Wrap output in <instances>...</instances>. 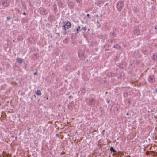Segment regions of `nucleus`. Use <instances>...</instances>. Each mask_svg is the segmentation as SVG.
<instances>
[{
    "instance_id": "27",
    "label": "nucleus",
    "mask_w": 157,
    "mask_h": 157,
    "mask_svg": "<svg viewBox=\"0 0 157 157\" xmlns=\"http://www.w3.org/2000/svg\"><path fill=\"white\" fill-rule=\"evenodd\" d=\"M23 14L25 15H26V13L24 12L23 13Z\"/></svg>"
},
{
    "instance_id": "6",
    "label": "nucleus",
    "mask_w": 157,
    "mask_h": 157,
    "mask_svg": "<svg viewBox=\"0 0 157 157\" xmlns=\"http://www.w3.org/2000/svg\"><path fill=\"white\" fill-rule=\"evenodd\" d=\"M149 82L151 83H153L155 81L154 76L153 75H150L148 78Z\"/></svg>"
},
{
    "instance_id": "33",
    "label": "nucleus",
    "mask_w": 157,
    "mask_h": 157,
    "mask_svg": "<svg viewBox=\"0 0 157 157\" xmlns=\"http://www.w3.org/2000/svg\"><path fill=\"white\" fill-rule=\"evenodd\" d=\"M156 92H157V90H155Z\"/></svg>"
},
{
    "instance_id": "23",
    "label": "nucleus",
    "mask_w": 157,
    "mask_h": 157,
    "mask_svg": "<svg viewBox=\"0 0 157 157\" xmlns=\"http://www.w3.org/2000/svg\"><path fill=\"white\" fill-rule=\"evenodd\" d=\"M6 156L7 157H10V155H8Z\"/></svg>"
},
{
    "instance_id": "17",
    "label": "nucleus",
    "mask_w": 157,
    "mask_h": 157,
    "mask_svg": "<svg viewBox=\"0 0 157 157\" xmlns=\"http://www.w3.org/2000/svg\"><path fill=\"white\" fill-rule=\"evenodd\" d=\"M115 110H114V111H117L118 109V107H116L115 108H114Z\"/></svg>"
},
{
    "instance_id": "1",
    "label": "nucleus",
    "mask_w": 157,
    "mask_h": 157,
    "mask_svg": "<svg viewBox=\"0 0 157 157\" xmlns=\"http://www.w3.org/2000/svg\"><path fill=\"white\" fill-rule=\"evenodd\" d=\"M124 6V2L122 1H118L117 4V8L119 11H121Z\"/></svg>"
},
{
    "instance_id": "10",
    "label": "nucleus",
    "mask_w": 157,
    "mask_h": 157,
    "mask_svg": "<svg viewBox=\"0 0 157 157\" xmlns=\"http://www.w3.org/2000/svg\"><path fill=\"white\" fill-rule=\"evenodd\" d=\"M134 33L136 35H138L140 33L139 29L136 28L135 29L134 31Z\"/></svg>"
},
{
    "instance_id": "16",
    "label": "nucleus",
    "mask_w": 157,
    "mask_h": 157,
    "mask_svg": "<svg viewBox=\"0 0 157 157\" xmlns=\"http://www.w3.org/2000/svg\"><path fill=\"white\" fill-rule=\"evenodd\" d=\"M80 26H78V28L76 29V31H77L76 33H78V32H79V29H80Z\"/></svg>"
},
{
    "instance_id": "7",
    "label": "nucleus",
    "mask_w": 157,
    "mask_h": 157,
    "mask_svg": "<svg viewBox=\"0 0 157 157\" xmlns=\"http://www.w3.org/2000/svg\"><path fill=\"white\" fill-rule=\"evenodd\" d=\"M152 59L153 60L157 61V53H154L152 56Z\"/></svg>"
},
{
    "instance_id": "3",
    "label": "nucleus",
    "mask_w": 157,
    "mask_h": 157,
    "mask_svg": "<svg viewBox=\"0 0 157 157\" xmlns=\"http://www.w3.org/2000/svg\"><path fill=\"white\" fill-rule=\"evenodd\" d=\"M38 11L40 14L43 15H45L47 13V11L45 9L42 7H40Z\"/></svg>"
},
{
    "instance_id": "25",
    "label": "nucleus",
    "mask_w": 157,
    "mask_h": 157,
    "mask_svg": "<svg viewBox=\"0 0 157 157\" xmlns=\"http://www.w3.org/2000/svg\"><path fill=\"white\" fill-rule=\"evenodd\" d=\"M96 17H97V18H98L99 17V16L98 15H97Z\"/></svg>"
},
{
    "instance_id": "11",
    "label": "nucleus",
    "mask_w": 157,
    "mask_h": 157,
    "mask_svg": "<svg viewBox=\"0 0 157 157\" xmlns=\"http://www.w3.org/2000/svg\"><path fill=\"white\" fill-rule=\"evenodd\" d=\"M17 62L19 63H21L23 62V60L21 58H17Z\"/></svg>"
},
{
    "instance_id": "18",
    "label": "nucleus",
    "mask_w": 157,
    "mask_h": 157,
    "mask_svg": "<svg viewBox=\"0 0 157 157\" xmlns=\"http://www.w3.org/2000/svg\"><path fill=\"white\" fill-rule=\"evenodd\" d=\"M76 1L77 3H80L82 2V0H76Z\"/></svg>"
},
{
    "instance_id": "15",
    "label": "nucleus",
    "mask_w": 157,
    "mask_h": 157,
    "mask_svg": "<svg viewBox=\"0 0 157 157\" xmlns=\"http://www.w3.org/2000/svg\"><path fill=\"white\" fill-rule=\"evenodd\" d=\"M53 7L55 10H56L57 8L56 5L55 4H54L53 5Z\"/></svg>"
},
{
    "instance_id": "31",
    "label": "nucleus",
    "mask_w": 157,
    "mask_h": 157,
    "mask_svg": "<svg viewBox=\"0 0 157 157\" xmlns=\"http://www.w3.org/2000/svg\"><path fill=\"white\" fill-rule=\"evenodd\" d=\"M71 97V96H70L69 97V98H70Z\"/></svg>"
},
{
    "instance_id": "26",
    "label": "nucleus",
    "mask_w": 157,
    "mask_h": 157,
    "mask_svg": "<svg viewBox=\"0 0 157 157\" xmlns=\"http://www.w3.org/2000/svg\"><path fill=\"white\" fill-rule=\"evenodd\" d=\"M87 17H89V14H87Z\"/></svg>"
},
{
    "instance_id": "5",
    "label": "nucleus",
    "mask_w": 157,
    "mask_h": 157,
    "mask_svg": "<svg viewBox=\"0 0 157 157\" xmlns=\"http://www.w3.org/2000/svg\"><path fill=\"white\" fill-rule=\"evenodd\" d=\"M78 55L81 59H84V52L83 51L80 50L79 51Z\"/></svg>"
},
{
    "instance_id": "13",
    "label": "nucleus",
    "mask_w": 157,
    "mask_h": 157,
    "mask_svg": "<svg viewBox=\"0 0 157 157\" xmlns=\"http://www.w3.org/2000/svg\"><path fill=\"white\" fill-rule=\"evenodd\" d=\"M110 151L114 153H115L116 152V150H115L113 147H111L110 148Z\"/></svg>"
},
{
    "instance_id": "28",
    "label": "nucleus",
    "mask_w": 157,
    "mask_h": 157,
    "mask_svg": "<svg viewBox=\"0 0 157 157\" xmlns=\"http://www.w3.org/2000/svg\"><path fill=\"white\" fill-rule=\"evenodd\" d=\"M34 74L35 75H36L37 74V72H36L34 73Z\"/></svg>"
},
{
    "instance_id": "32",
    "label": "nucleus",
    "mask_w": 157,
    "mask_h": 157,
    "mask_svg": "<svg viewBox=\"0 0 157 157\" xmlns=\"http://www.w3.org/2000/svg\"><path fill=\"white\" fill-rule=\"evenodd\" d=\"M155 29H157V28H156V27H155Z\"/></svg>"
},
{
    "instance_id": "8",
    "label": "nucleus",
    "mask_w": 157,
    "mask_h": 157,
    "mask_svg": "<svg viewBox=\"0 0 157 157\" xmlns=\"http://www.w3.org/2000/svg\"><path fill=\"white\" fill-rule=\"evenodd\" d=\"M68 6L71 7H72L74 5V3L70 0L68 1Z\"/></svg>"
},
{
    "instance_id": "21",
    "label": "nucleus",
    "mask_w": 157,
    "mask_h": 157,
    "mask_svg": "<svg viewBox=\"0 0 157 157\" xmlns=\"http://www.w3.org/2000/svg\"><path fill=\"white\" fill-rule=\"evenodd\" d=\"M102 16V15H101V16H100L101 18L99 19V20H100V21H101Z\"/></svg>"
},
{
    "instance_id": "12",
    "label": "nucleus",
    "mask_w": 157,
    "mask_h": 157,
    "mask_svg": "<svg viewBox=\"0 0 157 157\" xmlns=\"http://www.w3.org/2000/svg\"><path fill=\"white\" fill-rule=\"evenodd\" d=\"M36 94L37 95H41V93L40 90H38L36 92Z\"/></svg>"
},
{
    "instance_id": "34",
    "label": "nucleus",
    "mask_w": 157,
    "mask_h": 157,
    "mask_svg": "<svg viewBox=\"0 0 157 157\" xmlns=\"http://www.w3.org/2000/svg\"><path fill=\"white\" fill-rule=\"evenodd\" d=\"M109 101H108V103H109Z\"/></svg>"
},
{
    "instance_id": "30",
    "label": "nucleus",
    "mask_w": 157,
    "mask_h": 157,
    "mask_svg": "<svg viewBox=\"0 0 157 157\" xmlns=\"http://www.w3.org/2000/svg\"><path fill=\"white\" fill-rule=\"evenodd\" d=\"M46 99H47V100L48 99V97H47V98H46Z\"/></svg>"
},
{
    "instance_id": "9",
    "label": "nucleus",
    "mask_w": 157,
    "mask_h": 157,
    "mask_svg": "<svg viewBox=\"0 0 157 157\" xmlns=\"http://www.w3.org/2000/svg\"><path fill=\"white\" fill-rule=\"evenodd\" d=\"M95 101L94 99H91L90 100L89 103L92 105H94L95 104Z\"/></svg>"
},
{
    "instance_id": "14",
    "label": "nucleus",
    "mask_w": 157,
    "mask_h": 157,
    "mask_svg": "<svg viewBox=\"0 0 157 157\" xmlns=\"http://www.w3.org/2000/svg\"><path fill=\"white\" fill-rule=\"evenodd\" d=\"M115 33L114 32H112L110 33V36L113 37H114L115 36Z\"/></svg>"
},
{
    "instance_id": "22",
    "label": "nucleus",
    "mask_w": 157,
    "mask_h": 157,
    "mask_svg": "<svg viewBox=\"0 0 157 157\" xmlns=\"http://www.w3.org/2000/svg\"><path fill=\"white\" fill-rule=\"evenodd\" d=\"M82 29L84 31H86V27H84L82 28Z\"/></svg>"
},
{
    "instance_id": "4",
    "label": "nucleus",
    "mask_w": 157,
    "mask_h": 157,
    "mask_svg": "<svg viewBox=\"0 0 157 157\" xmlns=\"http://www.w3.org/2000/svg\"><path fill=\"white\" fill-rule=\"evenodd\" d=\"M1 3L4 6H7L9 4V0H2Z\"/></svg>"
},
{
    "instance_id": "29",
    "label": "nucleus",
    "mask_w": 157,
    "mask_h": 157,
    "mask_svg": "<svg viewBox=\"0 0 157 157\" xmlns=\"http://www.w3.org/2000/svg\"><path fill=\"white\" fill-rule=\"evenodd\" d=\"M126 114H127V115H128V113H127Z\"/></svg>"
},
{
    "instance_id": "24",
    "label": "nucleus",
    "mask_w": 157,
    "mask_h": 157,
    "mask_svg": "<svg viewBox=\"0 0 157 157\" xmlns=\"http://www.w3.org/2000/svg\"><path fill=\"white\" fill-rule=\"evenodd\" d=\"M97 24H98L99 23V21L98 20L97 21Z\"/></svg>"
},
{
    "instance_id": "20",
    "label": "nucleus",
    "mask_w": 157,
    "mask_h": 157,
    "mask_svg": "<svg viewBox=\"0 0 157 157\" xmlns=\"http://www.w3.org/2000/svg\"><path fill=\"white\" fill-rule=\"evenodd\" d=\"M10 18H11V17H7V21H9V19H10Z\"/></svg>"
},
{
    "instance_id": "19",
    "label": "nucleus",
    "mask_w": 157,
    "mask_h": 157,
    "mask_svg": "<svg viewBox=\"0 0 157 157\" xmlns=\"http://www.w3.org/2000/svg\"><path fill=\"white\" fill-rule=\"evenodd\" d=\"M61 0H58V2L59 3V5H60V3L61 2ZM62 5V4H60V5Z\"/></svg>"
},
{
    "instance_id": "2",
    "label": "nucleus",
    "mask_w": 157,
    "mask_h": 157,
    "mask_svg": "<svg viewBox=\"0 0 157 157\" xmlns=\"http://www.w3.org/2000/svg\"><path fill=\"white\" fill-rule=\"evenodd\" d=\"M71 24L69 22H67L65 25L62 27V28L64 30H66L71 27Z\"/></svg>"
}]
</instances>
